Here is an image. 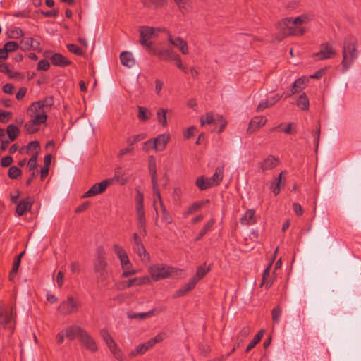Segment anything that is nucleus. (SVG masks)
<instances>
[{
    "mask_svg": "<svg viewBox=\"0 0 361 361\" xmlns=\"http://www.w3.org/2000/svg\"><path fill=\"white\" fill-rule=\"evenodd\" d=\"M53 104L52 97H46L42 100L34 102L30 105L27 113L30 120L24 126L25 130L29 134L37 133L39 130L40 126L47 122V114Z\"/></svg>",
    "mask_w": 361,
    "mask_h": 361,
    "instance_id": "f257e3e1",
    "label": "nucleus"
},
{
    "mask_svg": "<svg viewBox=\"0 0 361 361\" xmlns=\"http://www.w3.org/2000/svg\"><path fill=\"white\" fill-rule=\"evenodd\" d=\"M310 18L307 15L293 18H286L278 23L277 27L281 38L290 35H302L305 30L302 27V25L310 22Z\"/></svg>",
    "mask_w": 361,
    "mask_h": 361,
    "instance_id": "f03ea898",
    "label": "nucleus"
},
{
    "mask_svg": "<svg viewBox=\"0 0 361 361\" xmlns=\"http://www.w3.org/2000/svg\"><path fill=\"white\" fill-rule=\"evenodd\" d=\"M358 40L353 35H348L343 43L341 62L343 72L346 71L358 58Z\"/></svg>",
    "mask_w": 361,
    "mask_h": 361,
    "instance_id": "7ed1b4c3",
    "label": "nucleus"
},
{
    "mask_svg": "<svg viewBox=\"0 0 361 361\" xmlns=\"http://www.w3.org/2000/svg\"><path fill=\"white\" fill-rule=\"evenodd\" d=\"M107 266L104 249L100 247L97 249V258L94 263V270L98 274V281L104 286L109 283L110 274L107 269Z\"/></svg>",
    "mask_w": 361,
    "mask_h": 361,
    "instance_id": "20e7f679",
    "label": "nucleus"
},
{
    "mask_svg": "<svg viewBox=\"0 0 361 361\" xmlns=\"http://www.w3.org/2000/svg\"><path fill=\"white\" fill-rule=\"evenodd\" d=\"M148 272L154 281L173 276L178 274V270L164 264H155L150 266Z\"/></svg>",
    "mask_w": 361,
    "mask_h": 361,
    "instance_id": "39448f33",
    "label": "nucleus"
},
{
    "mask_svg": "<svg viewBox=\"0 0 361 361\" xmlns=\"http://www.w3.org/2000/svg\"><path fill=\"white\" fill-rule=\"evenodd\" d=\"M80 307V300L73 295H68L66 300L60 302L57 310L61 314L67 316L76 313Z\"/></svg>",
    "mask_w": 361,
    "mask_h": 361,
    "instance_id": "423d86ee",
    "label": "nucleus"
},
{
    "mask_svg": "<svg viewBox=\"0 0 361 361\" xmlns=\"http://www.w3.org/2000/svg\"><path fill=\"white\" fill-rule=\"evenodd\" d=\"M114 183V179H105L100 183L94 184L82 195L83 198L90 197L103 192L109 185Z\"/></svg>",
    "mask_w": 361,
    "mask_h": 361,
    "instance_id": "0eeeda50",
    "label": "nucleus"
},
{
    "mask_svg": "<svg viewBox=\"0 0 361 361\" xmlns=\"http://www.w3.org/2000/svg\"><path fill=\"white\" fill-rule=\"evenodd\" d=\"M14 307H7L0 302V324L6 326L11 323L14 319Z\"/></svg>",
    "mask_w": 361,
    "mask_h": 361,
    "instance_id": "6e6552de",
    "label": "nucleus"
},
{
    "mask_svg": "<svg viewBox=\"0 0 361 361\" xmlns=\"http://www.w3.org/2000/svg\"><path fill=\"white\" fill-rule=\"evenodd\" d=\"M133 241L134 243L133 250L137 254L142 261H147L149 259V255L145 250L140 237L137 233L133 235Z\"/></svg>",
    "mask_w": 361,
    "mask_h": 361,
    "instance_id": "1a4fd4ad",
    "label": "nucleus"
},
{
    "mask_svg": "<svg viewBox=\"0 0 361 361\" xmlns=\"http://www.w3.org/2000/svg\"><path fill=\"white\" fill-rule=\"evenodd\" d=\"M112 247L114 253L116 255L118 259L120 261L121 269L131 268L132 264L130 262L129 257L123 247L116 243L113 245Z\"/></svg>",
    "mask_w": 361,
    "mask_h": 361,
    "instance_id": "9d476101",
    "label": "nucleus"
},
{
    "mask_svg": "<svg viewBox=\"0 0 361 361\" xmlns=\"http://www.w3.org/2000/svg\"><path fill=\"white\" fill-rule=\"evenodd\" d=\"M155 30L151 27H143L140 29V42L142 46L149 51H152V42H149L154 33Z\"/></svg>",
    "mask_w": 361,
    "mask_h": 361,
    "instance_id": "9b49d317",
    "label": "nucleus"
},
{
    "mask_svg": "<svg viewBox=\"0 0 361 361\" xmlns=\"http://www.w3.org/2000/svg\"><path fill=\"white\" fill-rule=\"evenodd\" d=\"M168 40L172 45H173L174 47L178 48L179 49V51L183 54H188L189 49H188V43L185 40L183 39L181 37H173L172 35H169Z\"/></svg>",
    "mask_w": 361,
    "mask_h": 361,
    "instance_id": "f8f14e48",
    "label": "nucleus"
},
{
    "mask_svg": "<svg viewBox=\"0 0 361 361\" xmlns=\"http://www.w3.org/2000/svg\"><path fill=\"white\" fill-rule=\"evenodd\" d=\"M336 55V52L333 47L326 44H322L320 51L315 54V56L320 60L331 59Z\"/></svg>",
    "mask_w": 361,
    "mask_h": 361,
    "instance_id": "ddd939ff",
    "label": "nucleus"
},
{
    "mask_svg": "<svg viewBox=\"0 0 361 361\" xmlns=\"http://www.w3.org/2000/svg\"><path fill=\"white\" fill-rule=\"evenodd\" d=\"M34 201L30 197L21 200L17 204L16 213L18 216H23L31 209Z\"/></svg>",
    "mask_w": 361,
    "mask_h": 361,
    "instance_id": "4468645a",
    "label": "nucleus"
},
{
    "mask_svg": "<svg viewBox=\"0 0 361 361\" xmlns=\"http://www.w3.org/2000/svg\"><path fill=\"white\" fill-rule=\"evenodd\" d=\"M80 341L87 349L92 352L97 350V346L94 339L85 331L80 336Z\"/></svg>",
    "mask_w": 361,
    "mask_h": 361,
    "instance_id": "2eb2a0df",
    "label": "nucleus"
},
{
    "mask_svg": "<svg viewBox=\"0 0 361 361\" xmlns=\"http://www.w3.org/2000/svg\"><path fill=\"white\" fill-rule=\"evenodd\" d=\"M153 139L157 147V152H162L166 149L167 144L170 141L171 135L169 133H166L159 135Z\"/></svg>",
    "mask_w": 361,
    "mask_h": 361,
    "instance_id": "dca6fc26",
    "label": "nucleus"
},
{
    "mask_svg": "<svg viewBox=\"0 0 361 361\" xmlns=\"http://www.w3.org/2000/svg\"><path fill=\"white\" fill-rule=\"evenodd\" d=\"M149 283L148 276L135 277L128 281L122 282V288H128L132 286H140Z\"/></svg>",
    "mask_w": 361,
    "mask_h": 361,
    "instance_id": "f3484780",
    "label": "nucleus"
},
{
    "mask_svg": "<svg viewBox=\"0 0 361 361\" xmlns=\"http://www.w3.org/2000/svg\"><path fill=\"white\" fill-rule=\"evenodd\" d=\"M20 48L23 50H30L31 49L37 50L39 49L40 43L32 37H26L20 42Z\"/></svg>",
    "mask_w": 361,
    "mask_h": 361,
    "instance_id": "a211bd4d",
    "label": "nucleus"
},
{
    "mask_svg": "<svg viewBox=\"0 0 361 361\" xmlns=\"http://www.w3.org/2000/svg\"><path fill=\"white\" fill-rule=\"evenodd\" d=\"M279 163V160L274 156H268L259 164L262 171L271 170L275 168Z\"/></svg>",
    "mask_w": 361,
    "mask_h": 361,
    "instance_id": "6ab92c4d",
    "label": "nucleus"
},
{
    "mask_svg": "<svg viewBox=\"0 0 361 361\" xmlns=\"http://www.w3.org/2000/svg\"><path fill=\"white\" fill-rule=\"evenodd\" d=\"M267 120L266 117L263 116H258L254 117L249 123L247 131L250 133L257 130L260 127L265 125Z\"/></svg>",
    "mask_w": 361,
    "mask_h": 361,
    "instance_id": "aec40b11",
    "label": "nucleus"
},
{
    "mask_svg": "<svg viewBox=\"0 0 361 361\" xmlns=\"http://www.w3.org/2000/svg\"><path fill=\"white\" fill-rule=\"evenodd\" d=\"M281 98V95L279 94H276L274 95L273 97H270L269 99H265L262 101L257 108V111L258 112L264 111L265 109L272 106L274 105L277 102H279Z\"/></svg>",
    "mask_w": 361,
    "mask_h": 361,
    "instance_id": "412c9836",
    "label": "nucleus"
},
{
    "mask_svg": "<svg viewBox=\"0 0 361 361\" xmlns=\"http://www.w3.org/2000/svg\"><path fill=\"white\" fill-rule=\"evenodd\" d=\"M50 60L51 63L56 66L64 67L71 64V61L59 53L54 54Z\"/></svg>",
    "mask_w": 361,
    "mask_h": 361,
    "instance_id": "4be33fe9",
    "label": "nucleus"
},
{
    "mask_svg": "<svg viewBox=\"0 0 361 361\" xmlns=\"http://www.w3.org/2000/svg\"><path fill=\"white\" fill-rule=\"evenodd\" d=\"M209 202V200H207L205 201L196 202L192 204L187 209H185L183 213V217L187 218L188 216L195 214L197 212L201 210L202 207Z\"/></svg>",
    "mask_w": 361,
    "mask_h": 361,
    "instance_id": "5701e85b",
    "label": "nucleus"
},
{
    "mask_svg": "<svg viewBox=\"0 0 361 361\" xmlns=\"http://www.w3.org/2000/svg\"><path fill=\"white\" fill-rule=\"evenodd\" d=\"M83 331L84 330L82 329L80 327L75 325H73L67 327L65 329V336L68 339L73 340L77 336L80 338Z\"/></svg>",
    "mask_w": 361,
    "mask_h": 361,
    "instance_id": "b1692460",
    "label": "nucleus"
},
{
    "mask_svg": "<svg viewBox=\"0 0 361 361\" xmlns=\"http://www.w3.org/2000/svg\"><path fill=\"white\" fill-rule=\"evenodd\" d=\"M152 54L157 55L161 60L163 61H169L173 60V56L176 54H173V51L170 49H161L158 51H156L152 49V51H149Z\"/></svg>",
    "mask_w": 361,
    "mask_h": 361,
    "instance_id": "393cba45",
    "label": "nucleus"
},
{
    "mask_svg": "<svg viewBox=\"0 0 361 361\" xmlns=\"http://www.w3.org/2000/svg\"><path fill=\"white\" fill-rule=\"evenodd\" d=\"M120 59L121 63L128 68L133 67L135 63V59L133 58V54L130 52H122L120 54Z\"/></svg>",
    "mask_w": 361,
    "mask_h": 361,
    "instance_id": "a878e982",
    "label": "nucleus"
},
{
    "mask_svg": "<svg viewBox=\"0 0 361 361\" xmlns=\"http://www.w3.org/2000/svg\"><path fill=\"white\" fill-rule=\"evenodd\" d=\"M255 212L254 209H248L247 210L243 216L240 218V222L244 225H251L254 224L256 222Z\"/></svg>",
    "mask_w": 361,
    "mask_h": 361,
    "instance_id": "bb28decb",
    "label": "nucleus"
},
{
    "mask_svg": "<svg viewBox=\"0 0 361 361\" xmlns=\"http://www.w3.org/2000/svg\"><path fill=\"white\" fill-rule=\"evenodd\" d=\"M272 262H270L263 271L262 286L264 285L266 288H269L273 283L274 279L270 276V269Z\"/></svg>",
    "mask_w": 361,
    "mask_h": 361,
    "instance_id": "cd10ccee",
    "label": "nucleus"
},
{
    "mask_svg": "<svg viewBox=\"0 0 361 361\" xmlns=\"http://www.w3.org/2000/svg\"><path fill=\"white\" fill-rule=\"evenodd\" d=\"M224 169L223 166H219L215 169L213 176L209 178L214 187L219 185L221 182L224 177Z\"/></svg>",
    "mask_w": 361,
    "mask_h": 361,
    "instance_id": "c85d7f7f",
    "label": "nucleus"
},
{
    "mask_svg": "<svg viewBox=\"0 0 361 361\" xmlns=\"http://www.w3.org/2000/svg\"><path fill=\"white\" fill-rule=\"evenodd\" d=\"M195 185L200 190H204L214 187L211 180L209 178H204V176L198 177L196 179Z\"/></svg>",
    "mask_w": 361,
    "mask_h": 361,
    "instance_id": "c756f323",
    "label": "nucleus"
},
{
    "mask_svg": "<svg viewBox=\"0 0 361 361\" xmlns=\"http://www.w3.org/2000/svg\"><path fill=\"white\" fill-rule=\"evenodd\" d=\"M305 87V80L303 78H300L297 79L292 85L290 92L288 93L286 98L290 97L291 95L298 92Z\"/></svg>",
    "mask_w": 361,
    "mask_h": 361,
    "instance_id": "7c9ffc66",
    "label": "nucleus"
},
{
    "mask_svg": "<svg viewBox=\"0 0 361 361\" xmlns=\"http://www.w3.org/2000/svg\"><path fill=\"white\" fill-rule=\"evenodd\" d=\"M8 135L9 141H14L20 134V129L14 124H10L5 130Z\"/></svg>",
    "mask_w": 361,
    "mask_h": 361,
    "instance_id": "2f4dec72",
    "label": "nucleus"
},
{
    "mask_svg": "<svg viewBox=\"0 0 361 361\" xmlns=\"http://www.w3.org/2000/svg\"><path fill=\"white\" fill-rule=\"evenodd\" d=\"M107 346L116 359L118 360L119 361H126L123 357V353L121 350L118 347L115 341L107 345Z\"/></svg>",
    "mask_w": 361,
    "mask_h": 361,
    "instance_id": "473e14b6",
    "label": "nucleus"
},
{
    "mask_svg": "<svg viewBox=\"0 0 361 361\" xmlns=\"http://www.w3.org/2000/svg\"><path fill=\"white\" fill-rule=\"evenodd\" d=\"M137 109H138L137 118L140 121L145 122L151 118L152 113L148 109L143 107V106H137Z\"/></svg>",
    "mask_w": 361,
    "mask_h": 361,
    "instance_id": "72a5a7b5",
    "label": "nucleus"
},
{
    "mask_svg": "<svg viewBox=\"0 0 361 361\" xmlns=\"http://www.w3.org/2000/svg\"><path fill=\"white\" fill-rule=\"evenodd\" d=\"M251 331L250 327L248 326H243L240 331L238 333L236 336V339L238 342V346H239L245 339L248 336Z\"/></svg>",
    "mask_w": 361,
    "mask_h": 361,
    "instance_id": "f704fd0d",
    "label": "nucleus"
},
{
    "mask_svg": "<svg viewBox=\"0 0 361 361\" xmlns=\"http://www.w3.org/2000/svg\"><path fill=\"white\" fill-rule=\"evenodd\" d=\"M166 112L167 109L159 108L158 109L156 113L157 121L163 127H166L168 124L166 118Z\"/></svg>",
    "mask_w": 361,
    "mask_h": 361,
    "instance_id": "c9c22d12",
    "label": "nucleus"
},
{
    "mask_svg": "<svg viewBox=\"0 0 361 361\" xmlns=\"http://www.w3.org/2000/svg\"><path fill=\"white\" fill-rule=\"evenodd\" d=\"M210 270V267H206L204 264L197 268L196 274L193 278L198 282L201 280Z\"/></svg>",
    "mask_w": 361,
    "mask_h": 361,
    "instance_id": "e433bc0d",
    "label": "nucleus"
},
{
    "mask_svg": "<svg viewBox=\"0 0 361 361\" xmlns=\"http://www.w3.org/2000/svg\"><path fill=\"white\" fill-rule=\"evenodd\" d=\"M264 334V331L261 329L253 338L251 342L247 345L245 353H248L261 341Z\"/></svg>",
    "mask_w": 361,
    "mask_h": 361,
    "instance_id": "4c0bfd02",
    "label": "nucleus"
},
{
    "mask_svg": "<svg viewBox=\"0 0 361 361\" xmlns=\"http://www.w3.org/2000/svg\"><path fill=\"white\" fill-rule=\"evenodd\" d=\"M164 338H165V334L160 333V334H157L156 336H154V338L149 339L148 341L145 343V344L146 347H147V350H149L152 347H154L156 343L161 342Z\"/></svg>",
    "mask_w": 361,
    "mask_h": 361,
    "instance_id": "58836bf2",
    "label": "nucleus"
},
{
    "mask_svg": "<svg viewBox=\"0 0 361 361\" xmlns=\"http://www.w3.org/2000/svg\"><path fill=\"white\" fill-rule=\"evenodd\" d=\"M144 6L157 8L166 3V0H140Z\"/></svg>",
    "mask_w": 361,
    "mask_h": 361,
    "instance_id": "ea45409f",
    "label": "nucleus"
},
{
    "mask_svg": "<svg viewBox=\"0 0 361 361\" xmlns=\"http://www.w3.org/2000/svg\"><path fill=\"white\" fill-rule=\"evenodd\" d=\"M284 173V172H281L278 178L276 183H273L271 188L272 191L274 193L275 195H277L280 191H281V187H283L285 185V181H282V175Z\"/></svg>",
    "mask_w": 361,
    "mask_h": 361,
    "instance_id": "a19ab883",
    "label": "nucleus"
},
{
    "mask_svg": "<svg viewBox=\"0 0 361 361\" xmlns=\"http://www.w3.org/2000/svg\"><path fill=\"white\" fill-rule=\"evenodd\" d=\"M147 347H146L145 343H141L135 347V348L129 353L130 357H134L137 355H142L147 351Z\"/></svg>",
    "mask_w": 361,
    "mask_h": 361,
    "instance_id": "79ce46f5",
    "label": "nucleus"
},
{
    "mask_svg": "<svg viewBox=\"0 0 361 361\" xmlns=\"http://www.w3.org/2000/svg\"><path fill=\"white\" fill-rule=\"evenodd\" d=\"M297 105L302 110H307L309 108V100L305 94H302L297 100Z\"/></svg>",
    "mask_w": 361,
    "mask_h": 361,
    "instance_id": "37998d69",
    "label": "nucleus"
},
{
    "mask_svg": "<svg viewBox=\"0 0 361 361\" xmlns=\"http://www.w3.org/2000/svg\"><path fill=\"white\" fill-rule=\"evenodd\" d=\"M135 209L137 224H141L142 226L143 224L146 223L144 207H135Z\"/></svg>",
    "mask_w": 361,
    "mask_h": 361,
    "instance_id": "c03bdc74",
    "label": "nucleus"
},
{
    "mask_svg": "<svg viewBox=\"0 0 361 361\" xmlns=\"http://www.w3.org/2000/svg\"><path fill=\"white\" fill-rule=\"evenodd\" d=\"M214 224V219H210L202 228L200 231V233L195 238V241L200 240L207 232L213 226Z\"/></svg>",
    "mask_w": 361,
    "mask_h": 361,
    "instance_id": "a18cd8bd",
    "label": "nucleus"
},
{
    "mask_svg": "<svg viewBox=\"0 0 361 361\" xmlns=\"http://www.w3.org/2000/svg\"><path fill=\"white\" fill-rule=\"evenodd\" d=\"M147 137L146 133H141L136 135H134L133 137H128L126 140V142L128 144V145L133 147V145L140 141L143 140Z\"/></svg>",
    "mask_w": 361,
    "mask_h": 361,
    "instance_id": "49530a36",
    "label": "nucleus"
},
{
    "mask_svg": "<svg viewBox=\"0 0 361 361\" xmlns=\"http://www.w3.org/2000/svg\"><path fill=\"white\" fill-rule=\"evenodd\" d=\"M23 35V31L19 27H13L8 32V37L11 39H19Z\"/></svg>",
    "mask_w": 361,
    "mask_h": 361,
    "instance_id": "de8ad7c7",
    "label": "nucleus"
},
{
    "mask_svg": "<svg viewBox=\"0 0 361 361\" xmlns=\"http://www.w3.org/2000/svg\"><path fill=\"white\" fill-rule=\"evenodd\" d=\"M157 145H155L153 138L149 139L148 140L145 141L142 145V150L146 152L150 150L157 151Z\"/></svg>",
    "mask_w": 361,
    "mask_h": 361,
    "instance_id": "09e8293b",
    "label": "nucleus"
},
{
    "mask_svg": "<svg viewBox=\"0 0 361 361\" xmlns=\"http://www.w3.org/2000/svg\"><path fill=\"white\" fill-rule=\"evenodd\" d=\"M156 310H152L147 312L138 313L130 315V318L144 319L147 317L154 316L155 314Z\"/></svg>",
    "mask_w": 361,
    "mask_h": 361,
    "instance_id": "8fccbe9b",
    "label": "nucleus"
},
{
    "mask_svg": "<svg viewBox=\"0 0 361 361\" xmlns=\"http://www.w3.org/2000/svg\"><path fill=\"white\" fill-rule=\"evenodd\" d=\"M3 47L8 54L9 52H12L17 50L19 47V44L16 42L10 41L5 43Z\"/></svg>",
    "mask_w": 361,
    "mask_h": 361,
    "instance_id": "3c124183",
    "label": "nucleus"
},
{
    "mask_svg": "<svg viewBox=\"0 0 361 361\" xmlns=\"http://www.w3.org/2000/svg\"><path fill=\"white\" fill-rule=\"evenodd\" d=\"M281 315V309L277 305L273 308L271 311V318L274 322L278 323L280 320V317Z\"/></svg>",
    "mask_w": 361,
    "mask_h": 361,
    "instance_id": "603ef678",
    "label": "nucleus"
},
{
    "mask_svg": "<svg viewBox=\"0 0 361 361\" xmlns=\"http://www.w3.org/2000/svg\"><path fill=\"white\" fill-rule=\"evenodd\" d=\"M21 174V171L17 166H11L8 169V176L11 179H16Z\"/></svg>",
    "mask_w": 361,
    "mask_h": 361,
    "instance_id": "864d4df0",
    "label": "nucleus"
},
{
    "mask_svg": "<svg viewBox=\"0 0 361 361\" xmlns=\"http://www.w3.org/2000/svg\"><path fill=\"white\" fill-rule=\"evenodd\" d=\"M112 179H114V180H116L121 185H124L126 183V179L122 175V171L121 168H117L115 170V175Z\"/></svg>",
    "mask_w": 361,
    "mask_h": 361,
    "instance_id": "5fc2aeb1",
    "label": "nucleus"
},
{
    "mask_svg": "<svg viewBox=\"0 0 361 361\" xmlns=\"http://www.w3.org/2000/svg\"><path fill=\"white\" fill-rule=\"evenodd\" d=\"M68 50L78 56H82L83 54L82 50L78 45L74 44H68L66 46Z\"/></svg>",
    "mask_w": 361,
    "mask_h": 361,
    "instance_id": "6e6d98bb",
    "label": "nucleus"
},
{
    "mask_svg": "<svg viewBox=\"0 0 361 361\" xmlns=\"http://www.w3.org/2000/svg\"><path fill=\"white\" fill-rule=\"evenodd\" d=\"M173 61L176 62V66L179 69L183 71L185 73H188V67L183 63L179 55L173 56Z\"/></svg>",
    "mask_w": 361,
    "mask_h": 361,
    "instance_id": "4d7b16f0",
    "label": "nucleus"
},
{
    "mask_svg": "<svg viewBox=\"0 0 361 361\" xmlns=\"http://www.w3.org/2000/svg\"><path fill=\"white\" fill-rule=\"evenodd\" d=\"M214 121L213 115L211 113H207L205 116H203L200 118L201 126L206 124H211Z\"/></svg>",
    "mask_w": 361,
    "mask_h": 361,
    "instance_id": "13d9d810",
    "label": "nucleus"
},
{
    "mask_svg": "<svg viewBox=\"0 0 361 361\" xmlns=\"http://www.w3.org/2000/svg\"><path fill=\"white\" fill-rule=\"evenodd\" d=\"M179 9L183 12L190 5V0H173Z\"/></svg>",
    "mask_w": 361,
    "mask_h": 361,
    "instance_id": "bf43d9fd",
    "label": "nucleus"
},
{
    "mask_svg": "<svg viewBox=\"0 0 361 361\" xmlns=\"http://www.w3.org/2000/svg\"><path fill=\"white\" fill-rule=\"evenodd\" d=\"M101 336H102V338L104 339V341H105L106 345H109L111 343L114 341V340L111 336V335L109 334V332L105 329H102L101 331Z\"/></svg>",
    "mask_w": 361,
    "mask_h": 361,
    "instance_id": "052dcab7",
    "label": "nucleus"
},
{
    "mask_svg": "<svg viewBox=\"0 0 361 361\" xmlns=\"http://www.w3.org/2000/svg\"><path fill=\"white\" fill-rule=\"evenodd\" d=\"M37 154H34L27 161V167L30 171L33 170L37 166Z\"/></svg>",
    "mask_w": 361,
    "mask_h": 361,
    "instance_id": "680f3d73",
    "label": "nucleus"
},
{
    "mask_svg": "<svg viewBox=\"0 0 361 361\" xmlns=\"http://www.w3.org/2000/svg\"><path fill=\"white\" fill-rule=\"evenodd\" d=\"M148 168H149V172L150 174L157 173L156 161H155V159L153 156H150L149 157Z\"/></svg>",
    "mask_w": 361,
    "mask_h": 361,
    "instance_id": "e2e57ef3",
    "label": "nucleus"
},
{
    "mask_svg": "<svg viewBox=\"0 0 361 361\" xmlns=\"http://www.w3.org/2000/svg\"><path fill=\"white\" fill-rule=\"evenodd\" d=\"M320 126L315 131H312V135L314 137V144H315V152H317L318 150L319 142L320 138Z\"/></svg>",
    "mask_w": 361,
    "mask_h": 361,
    "instance_id": "0e129e2a",
    "label": "nucleus"
},
{
    "mask_svg": "<svg viewBox=\"0 0 361 361\" xmlns=\"http://www.w3.org/2000/svg\"><path fill=\"white\" fill-rule=\"evenodd\" d=\"M144 195L142 192L137 190L135 196V207H143Z\"/></svg>",
    "mask_w": 361,
    "mask_h": 361,
    "instance_id": "69168bd1",
    "label": "nucleus"
},
{
    "mask_svg": "<svg viewBox=\"0 0 361 361\" xmlns=\"http://www.w3.org/2000/svg\"><path fill=\"white\" fill-rule=\"evenodd\" d=\"M11 117V113L0 110V121L1 123H6Z\"/></svg>",
    "mask_w": 361,
    "mask_h": 361,
    "instance_id": "338daca9",
    "label": "nucleus"
},
{
    "mask_svg": "<svg viewBox=\"0 0 361 361\" xmlns=\"http://www.w3.org/2000/svg\"><path fill=\"white\" fill-rule=\"evenodd\" d=\"M49 63L48 61L43 59L38 62L37 70L47 71L49 68Z\"/></svg>",
    "mask_w": 361,
    "mask_h": 361,
    "instance_id": "774afa93",
    "label": "nucleus"
}]
</instances>
